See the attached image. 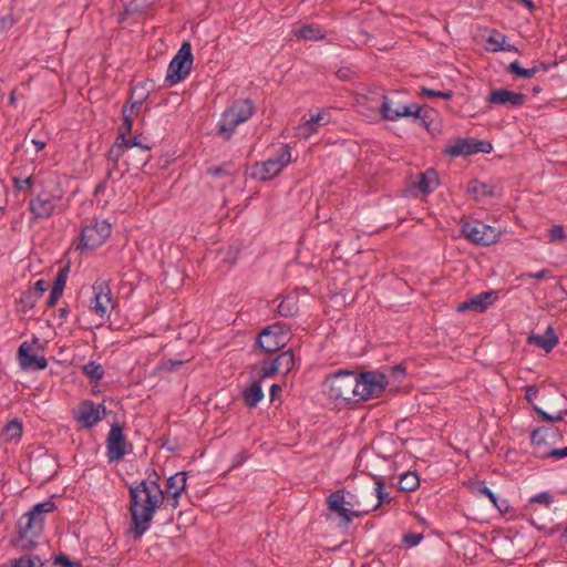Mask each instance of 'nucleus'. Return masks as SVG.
Instances as JSON below:
<instances>
[{"label":"nucleus","instance_id":"obj_7","mask_svg":"<svg viewBox=\"0 0 567 567\" xmlns=\"http://www.w3.org/2000/svg\"><path fill=\"white\" fill-rule=\"evenodd\" d=\"M461 231L474 245L491 246L498 241L501 233L477 219H461Z\"/></svg>","mask_w":567,"mask_h":567},{"label":"nucleus","instance_id":"obj_10","mask_svg":"<svg viewBox=\"0 0 567 567\" xmlns=\"http://www.w3.org/2000/svg\"><path fill=\"white\" fill-rule=\"evenodd\" d=\"M327 505L328 508L332 513H336L347 525L363 513L353 509L358 503L353 501V495L346 489H338L331 493L327 498Z\"/></svg>","mask_w":567,"mask_h":567},{"label":"nucleus","instance_id":"obj_20","mask_svg":"<svg viewBox=\"0 0 567 567\" xmlns=\"http://www.w3.org/2000/svg\"><path fill=\"white\" fill-rule=\"evenodd\" d=\"M31 470L39 480L47 481L55 474L56 463L51 455L43 454L31 460Z\"/></svg>","mask_w":567,"mask_h":567},{"label":"nucleus","instance_id":"obj_18","mask_svg":"<svg viewBox=\"0 0 567 567\" xmlns=\"http://www.w3.org/2000/svg\"><path fill=\"white\" fill-rule=\"evenodd\" d=\"M105 412L103 405L94 404L92 401H84L76 410L75 417L85 427H93L102 420Z\"/></svg>","mask_w":567,"mask_h":567},{"label":"nucleus","instance_id":"obj_16","mask_svg":"<svg viewBox=\"0 0 567 567\" xmlns=\"http://www.w3.org/2000/svg\"><path fill=\"white\" fill-rule=\"evenodd\" d=\"M287 342V333L279 324H274L261 331L258 338L259 347L266 352L279 350Z\"/></svg>","mask_w":567,"mask_h":567},{"label":"nucleus","instance_id":"obj_11","mask_svg":"<svg viewBox=\"0 0 567 567\" xmlns=\"http://www.w3.org/2000/svg\"><path fill=\"white\" fill-rule=\"evenodd\" d=\"M193 61L192 45L184 42L168 65L166 81L176 84L184 80L192 70Z\"/></svg>","mask_w":567,"mask_h":567},{"label":"nucleus","instance_id":"obj_55","mask_svg":"<svg viewBox=\"0 0 567 567\" xmlns=\"http://www.w3.org/2000/svg\"><path fill=\"white\" fill-rule=\"evenodd\" d=\"M62 293H63V291L52 288V290L50 292V297L47 302L48 306L53 307L58 302V300L61 298Z\"/></svg>","mask_w":567,"mask_h":567},{"label":"nucleus","instance_id":"obj_2","mask_svg":"<svg viewBox=\"0 0 567 567\" xmlns=\"http://www.w3.org/2000/svg\"><path fill=\"white\" fill-rule=\"evenodd\" d=\"M135 91L131 95V104L123 107V123L118 128V136L115 144L111 147L109 156L112 161L117 162L122 156L126 155L127 159L138 155L137 166H144L150 161L148 151L151 146L143 145L138 137H131L133 128V120L141 110L143 99L133 101Z\"/></svg>","mask_w":567,"mask_h":567},{"label":"nucleus","instance_id":"obj_46","mask_svg":"<svg viewBox=\"0 0 567 567\" xmlns=\"http://www.w3.org/2000/svg\"><path fill=\"white\" fill-rule=\"evenodd\" d=\"M330 122V113L327 111L313 114L309 118V123L318 126H324Z\"/></svg>","mask_w":567,"mask_h":567},{"label":"nucleus","instance_id":"obj_22","mask_svg":"<svg viewBox=\"0 0 567 567\" xmlns=\"http://www.w3.org/2000/svg\"><path fill=\"white\" fill-rule=\"evenodd\" d=\"M18 355L19 363L22 369L34 368L37 370H44L48 365L47 359L44 357H37L31 353V344L28 342H23L19 347Z\"/></svg>","mask_w":567,"mask_h":567},{"label":"nucleus","instance_id":"obj_58","mask_svg":"<svg viewBox=\"0 0 567 567\" xmlns=\"http://www.w3.org/2000/svg\"><path fill=\"white\" fill-rule=\"evenodd\" d=\"M547 274H548L547 269H542V270H539L537 272L526 274L524 276L528 277V278H533V279H543L544 277H546Z\"/></svg>","mask_w":567,"mask_h":567},{"label":"nucleus","instance_id":"obj_45","mask_svg":"<svg viewBox=\"0 0 567 567\" xmlns=\"http://www.w3.org/2000/svg\"><path fill=\"white\" fill-rule=\"evenodd\" d=\"M317 126L309 123V120L298 126V136L309 138L312 134L317 133Z\"/></svg>","mask_w":567,"mask_h":567},{"label":"nucleus","instance_id":"obj_56","mask_svg":"<svg viewBox=\"0 0 567 567\" xmlns=\"http://www.w3.org/2000/svg\"><path fill=\"white\" fill-rule=\"evenodd\" d=\"M537 394H538V390L536 386L529 385L526 388L525 395H526V400L528 402H532L537 396Z\"/></svg>","mask_w":567,"mask_h":567},{"label":"nucleus","instance_id":"obj_53","mask_svg":"<svg viewBox=\"0 0 567 567\" xmlns=\"http://www.w3.org/2000/svg\"><path fill=\"white\" fill-rule=\"evenodd\" d=\"M183 363H184V361H182V360H168L162 364V369L167 370V371H175L181 365H183Z\"/></svg>","mask_w":567,"mask_h":567},{"label":"nucleus","instance_id":"obj_23","mask_svg":"<svg viewBox=\"0 0 567 567\" xmlns=\"http://www.w3.org/2000/svg\"><path fill=\"white\" fill-rule=\"evenodd\" d=\"M528 343L536 344L550 352L558 343V337L551 326H548L544 334H532L528 337Z\"/></svg>","mask_w":567,"mask_h":567},{"label":"nucleus","instance_id":"obj_21","mask_svg":"<svg viewBox=\"0 0 567 567\" xmlns=\"http://www.w3.org/2000/svg\"><path fill=\"white\" fill-rule=\"evenodd\" d=\"M487 101L492 104L517 107L525 103L526 96L523 93H517L505 89H497L491 92Z\"/></svg>","mask_w":567,"mask_h":567},{"label":"nucleus","instance_id":"obj_3","mask_svg":"<svg viewBox=\"0 0 567 567\" xmlns=\"http://www.w3.org/2000/svg\"><path fill=\"white\" fill-rule=\"evenodd\" d=\"M64 190L55 175H49L42 181V192L29 203L30 213L35 219H47L56 210Z\"/></svg>","mask_w":567,"mask_h":567},{"label":"nucleus","instance_id":"obj_8","mask_svg":"<svg viewBox=\"0 0 567 567\" xmlns=\"http://www.w3.org/2000/svg\"><path fill=\"white\" fill-rule=\"evenodd\" d=\"M386 385V377L378 371H368L358 374L357 401H368L370 399L381 396L385 391Z\"/></svg>","mask_w":567,"mask_h":567},{"label":"nucleus","instance_id":"obj_4","mask_svg":"<svg viewBox=\"0 0 567 567\" xmlns=\"http://www.w3.org/2000/svg\"><path fill=\"white\" fill-rule=\"evenodd\" d=\"M323 386L329 398L337 402L357 401L358 373L348 370L338 371L324 380Z\"/></svg>","mask_w":567,"mask_h":567},{"label":"nucleus","instance_id":"obj_17","mask_svg":"<svg viewBox=\"0 0 567 567\" xmlns=\"http://www.w3.org/2000/svg\"><path fill=\"white\" fill-rule=\"evenodd\" d=\"M18 528L21 540H27L29 544H33V540L39 537L42 532L43 518L37 517L28 512L20 517Z\"/></svg>","mask_w":567,"mask_h":567},{"label":"nucleus","instance_id":"obj_31","mask_svg":"<svg viewBox=\"0 0 567 567\" xmlns=\"http://www.w3.org/2000/svg\"><path fill=\"white\" fill-rule=\"evenodd\" d=\"M295 34L308 41H318L324 38V32L313 24H302L298 29H295Z\"/></svg>","mask_w":567,"mask_h":567},{"label":"nucleus","instance_id":"obj_5","mask_svg":"<svg viewBox=\"0 0 567 567\" xmlns=\"http://www.w3.org/2000/svg\"><path fill=\"white\" fill-rule=\"evenodd\" d=\"M255 112V106L249 100H238L233 103L221 115L218 123V132L225 138L229 140L236 127L248 121Z\"/></svg>","mask_w":567,"mask_h":567},{"label":"nucleus","instance_id":"obj_64","mask_svg":"<svg viewBox=\"0 0 567 567\" xmlns=\"http://www.w3.org/2000/svg\"><path fill=\"white\" fill-rule=\"evenodd\" d=\"M339 74L341 78L346 76V73H342L341 71H339Z\"/></svg>","mask_w":567,"mask_h":567},{"label":"nucleus","instance_id":"obj_47","mask_svg":"<svg viewBox=\"0 0 567 567\" xmlns=\"http://www.w3.org/2000/svg\"><path fill=\"white\" fill-rule=\"evenodd\" d=\"M277 373H280V372L278 370V365L275 360L267 361V362L262 363V367H261V377L262 378H270Z\"/></svg>","mask_w":567,"mask_h":567},{"label":"nucleus","instance_id":"obj_15","mask_svg":"<svg viewBox=\"0 0 567 567\" xmlns=\"http://www.w3.org/2000/svg\"><path fill=\"white\" fill-rule=\"evenodd\" d=\"M491 145L485 142H475L471 138H458L453 143H449L445 153L456 156H467L478 152H489Z\"/></svg>","mask_w":567,"mask_h":567},{"label":"nucleus","instance_id":"obj_33","mask_svg":"<svg viewBox=\"0 0 567 567\" xmlns=\"http://www.w3.org/2000/svg\"><path fill=\"white\" fill-rule=\"evenodd\" d=\"M420 486V478L414 472H406L401 475L399 481L400 489L404 492H413Z\"/></svg>","mask_w":567,"mask_h":567},{"label":"nucleus","instance_id":"obj_35","mask_svg":"<svg viewBox=\"0 0 567 567\" xmlns=\"http://www.w3.org/2000/svg\"><path fill=\"white\" fill-rule=\"evenodd\" d=\"M22 435V423L18 420H11L7 423L3 436L7 442L17 441Z\"/></svg>","mask_w":567,"mask_h":567},{"label":"nucleus","instance_id":"obj_28","mask_svg":"<svg viewBox=\"0 0 567 567\" xmlns=\"http://www.w3.org/2000/svg\"><path fill=\"white\" fill-rule=\"evenodd\" d=\"M554 501L553 494L549 492H540L529 498L525 509L530 515H534L537 512V506L549 508Z\"/></svg>","mask_w":567,"mask_h":567},{"label":"nucleus","instance_id":"obj_39","mask_svg":"<svg viewBox=\"0 0 567 567\" xmlns=\"http://www.w3.org/2000/svg\"><path fill=\"white\" fill-rule=\"evenodd\" d=\"M477 494L481 496H486L499 512H504L508 507L506 501H502L499 504L497 496L486 486L478 487Z\"/></svg>","mask_w":567,"mask_h":567},{"label":"nucleus","instance_id":"obj_6","mask_svg":"<svg viewBox=\"0 0 567 567\" xmlns=\"http://www.w3.org/2000/svg\"><path fill=\"white\" fill-rule=\"evenodd\" d=\"M290 162L291 148L289 145H284L272 157L252 165L250 176L262 182L270 181L280 174Z\"/></svg>","mask_w":567,"mask_h":567},{"label":"nucleus","instance_id":"obj_52","mask_svg":"<svg viewBox=\"0 0 567 567\" xmlns=\"http://www.w3.org/2000/svg\"><path fill=\"white\" fill-rule=\"evenodd\" d=\"M65 282H66V275H65V271L62 270L56 276L52 288L63 291L64 287H65Z\"/></svg>","mask_w":567,"mask_h":567},{"label":"nucleus","instance_id":"obj_37","mask_svg":"<svg viewBox=\"0 0 567 567\" xmlns=\"http://www.w3.org/2000/svg\"><path fill=\"white\" fill-rule=\"evenodd\" d=\"M11 567H44V564L39 556L25 554L12 560Z\"/></svg>","mask_w":567,"mask_h":567},{"label":"nucleus","instance_id":"obj_27","mask_svg":"<svg viewBox=\"0 0 567 567\" xmlns=\"http://www.w3.org/2000/svg\"><path fill=\"white\" fill-rule=\"evenodd\" d=\"M468 193H471L476 200H481L485 197H495L497 195L494 186L482 183L477 179L470 182L467 186Z\"/></svg>","mask_w":567,"mask_h":567},{"label":"nucleus","instance_id":"obj_48","mask_svg":"<svg viewBox=\"0 0 567 567\" xmlns=\"http://www.w3.org/2000/svg\"><path fill=\"white\" fill-rule=\"evenodd\" d=\"M549 241L555 243L558 240H563L567 237L563 226L555 225L548 230Z\"/></svg>","mask_w":567,"mask_h":567},{"label":"nucleus","instance_id":"obj_38","mask_svg":"<svg viewBox=\"0 0 567 567\" xmlns=\"http://www.w3.org/2000/svg\"><path fill=\"white\" fill-rule=\"evenodd\" d=\"M374 492L378 498V503L374 505L373 511L380 508L382 504H388L391 502V497L389 493L384 491V484L380 478L375 481Z\"/></svg>","mask_w":567,"mask_h":567},{"label":"nucleus","instance_id":"obj_24","mask_svg":"<svg viewBox=\"0 0 567 567\" xmlns=\"http://www.w3.org/2000/svg\"><path fill=\"white\" fill-rule=\"evenodd\" d=\"M439 186L437 173L430 168L422 173L419 179L414 183V188L423 195L432 193Z\"/></svg>","mask_w":567,"mask_h":567},{"label":"nucleus","instance_id":"obj_40","mask_svg":"<svg viewBox=\"0 0 567 567\" xmlns=\"http://www.w3.org/2000/svg\"><path fill=\"white\" fill-rule=\"evenodd\" d=\"M55 509V504L48 499L41 503L35 504L31 511H29L32 515L37 517H42L44 519V514L51 513Z\"/></svg>","mask_w":567,"mask_h":567},{"label":"nucleus","instance_id":"obj_36","mask_svg":"<svg viewBox=\"0 0 567 567\" xmlns=\"http://www.w3.org/2000/svg\"><path fill=\"white\" fill-rule=\"evenodd\" d=\"M507 70L509 73L516 75L517 78L530 79L539 71V68L533 66L529 69H525L520 66L518 61H513L507 66Z\"/></svg>","mask_w":567,"mask_h":567},{"label":"nucleus","instance_id":"obj_14","mask_svg":"<svg viewBox=\"0 0 567 567\" xmlns=\"http://www.w3.org/2000/svg\"><path fill=\"white\" fill-rule=\"evenodd\" d=\"M127 453V442L120 424H113L106 439L109 462H117Z\"/></svg>","mask_w":567,"mask_h":567},{"label":"nucleus","instance_id":"obj_9","mask_svg":"<svg viewBox=\"0 0 567 567\" xmlns=\"http://www.w3.org/2000/svg\"><path fill=\"white\" fill-rule=\"evenodd\" d=\"M422 109L415 104H402L395 95H383L382 103L380 105V113L382 120L395 122L402 117L413 116L415 118L421 117Z\"/></svg>","mask_w":567,"mask_h":567},{"label":"nucleus","instance_id":"obj_32","mask_svg":"<svg viewBox=\"0 0 567 567\" xmlns=\"http://www.w3.org/2000/svg\"><path fill=\"white\" fill-rule=\"evenodd\" d=\"M277 365H278V370L280 373H284V374H287L289 373L293 367H295V354L291 350H287L282 353H280L276 359H275Z\"/></svg>","mask_w":567,"mask_h":567},{"label":"nucleus","instance_id":"obj_51","mask_svg":"<svg viewBox=\"0 0 567 567\" xmlns=\"http://www.w3.org/2000/svg\"><path fill=\"white\" fill-rule=\"evenodd\" d=\"M423 536L421 534L410 533L404 536V543L409 546H416L421 543Z\"/></svg>","mask_w":567,"mask_h":567},{"label":"nucleus","instance_id":"obj_29","mask_svg":"<svg viewBox=\"0 0 567 567\" xmlns=\"http://www.w3.org/2000/svg\"><path fill=\"white\" fill-rule=\"evenodd\" d=\"M243 398L248 408H255L264 398L260 382H254L243 390Z\"/></svg>","mask_w":567,"mask_h":567},{"label":"nucleus","instance_id":"obj_61","mask_svg":"<svg viewBox=\"0 0 567 567\" xmlns=\"http://www.w3.org/2000/svg\"><path fill=\"white\" fill-rule=\"evenodd\" d=\"M207 172H208V174H210L213 176H219L224 173V169L220 167H213V168H209Z\"/></svg>","mask_w":567,"mask_h":567},{"label":"nucleus","instance_id":"obj_44","mask_svg":"<svg viewBox=\"0 0 567 567\" xmlns=\"http://www.w3.org/2000/svg\"><path fill=\"white\" fill-rule=\"evenodd\" d=\"M47 288L48 285L44 280H38L34 284L33 289L25 292V299H32L33 297H37L38 299L41 298Z\"/></svg>","mask_w":567,"mask_h":567},{"label":"nucleus","instance_id":"obj_50","mask_svg":"<svg viewBox=\"0 0 567 567\" xmlns=\"http://www.w3.org/2000/svg\"><path fill=\"white\" fill-rule=\"evenodd\" d=\"M14 187L19 190H25L33 184V177L28 176L25 178L13 177Z\"/></svg>","mask_w":567,"mask_h":567},{"label":"nucleus","instance_id":"obj_63","mask_svg":"<svg viewBox=\"0 0 567 567\" xmlns=\"http://www.w3.org/2000/svg\"><path fill=\"white\" fill-rule=\"evenodd\" d=\"M524 2H525V3H526V6H527V7H529V8H533V7H534V4H533V2H532L530 0H524Z\"/></svg>","mask_w":567,"mask_h":567},{"label":"nucleus","instance_id":"obj_60","mask_svg":"<svg viewBox=\"0 0 567 567\" xmlns=\"http://www.w3.org/2000/svg\"><path fill=\"white\" fill-rule=\"evenodd\" d=\"M32 144L35 146L37 152H40L45 147V142L40 140H32Z\"/></svg>","mask_w":567,"mask_h":567},{"label":"nucleus","instance_id":"obj_30","mask_svg":"<svg viewBox=\"0 0 567 567\" xmlns=\"http://www.w3.org/2000/svg\"><path fill=\"white\" fill-rule=\"evenodd\" d=\"M553 439L551 433L545 429H537L532 433L530 440L534 445V453L539 457V451L549 450L548 439Z\"/></svg>","mask_w":567,"mask_h":567},{"label":"nucleus","instance_id":"obj_26","mask_svg":"<svg viewBox=\"0 0 567 567\" xmlns=\"http://www.w3.org/2000/svg\"><path fill=\"white\" fill-rule=\"evenodd\" d=\"M486 42L493 45L492 51L518 52L517 48L507 42V37L497 30H492Z\"/></svg>","mask_w":567,"mask_h":567},{"label":"nucleus","instance_id":"obj_1","mask_svg":"<svg viewBox=\"0 0 567 567\" xmlns=\"http://www.w3.org/2000/svg\"><path fill=\"white\" fill-rule=\"evenodd\" d=\"M164 501L158 476L155 480H143L130 487V513L133 522L130 533L133 537L141 538L150 529L154 515Z\"/></svg>","mask_w":567,"mask_h":567},{"label":"nucleus","instance_id":"obj_57","mask_svg":"<svg viewBox=\"0 0 567 567\" xmlns=\"http://www.w3.org/2000/svg\"><path fill=\"white\" fill-rule=\"evenodd\" d=\"M13 24V21L10 17H4L0 19V30H7Z\"/></svg>","mask_w":567,"mask_h":567},{"label":"nucleus","instance_id":"obj_42","mask_svg":"<svg viewBox=\"0 0 567 567\" xmlns=\"http://www.w3.org/2000/svg\"><path fill=\"white\" fill-rule=\"evenodd\" d=\"M566 456H567V446H565L563 449H551V447H549V450H542V451H539V457L540 458L551 457V458H555V460H560V458H564Z\"/></svg>","mask_w":567,"mask_h":567},{"label":"nucleus","instance_id":"obj_41","mask_svg":"<svg viewBox=\"0 0 567 567\" xmlns=\"http://www.w3.org/2000/svg\"><path fill=\"white\" fill-rule=\"evenodd\" d=\"M83 372L85 375L93 380H101L104 374V370L101 364L95 363L94 361L89 362L83 367Z\"/></svg>","mask_w":567,"mask_h":567},{"label":"nucleus","instance_id":"obj_59","mask_svg":"<svg viewBox=\"0 0 567 567\" xmlns=\"http://www.w3.org/2000/svg\"><path fill=\"white\" fill-rule=\"evenodd\" d=\"M38 300L37 297H33L32 299H25V292L23 293L22 298H21V302L25 305V307H30L32 308L35 303V301Z\"/></svg>","mask_w":567,"mask_h":567},{"label":"nucleus","instance_id":"obj_62","mask_svg":"<svg viewBox=\"0 0 567 567\" xmlns=\"http://www.w3.org/2000/svg\"><path fill=\"white\" fill-rule=\"evenodd\" d=\"M278 391H280V386L277 384H272L270 388V399L271 400H275Z\"/></svg>","mask_w":567,"mask_h":567},{"label":"nucleus","instance_id":"obj_54","mask_svg":"<svg viewBox=\"0 0 567 567\" xmlns=\"http://www.w3.org/2000/svg\"><path fill=\"white\" fill-rule=\"evenodd\" d=\"M56 563L64 567H81L80 563L71 560L68 556L61 555L56 558Z\"/></svg>","mask_w":567,"mask_h":567},{"label":"nucleus","instance_id":"obj_43","mask_svg":"<svg viewBox=\"0 0 567 567\" xmlns=\"http://www.w3.org/2000/svg\"><path fill=\"white\" fill-rule=\"evenodd\" d=\"M534 409L543 417V420H545L547 422L561 421L564 419V416L567 414V411H563V410H559V411L550 414V413L543 411L542 409H539L537 406H535Z\"/></svg>","mask_w":567,"mask_h":567},{"label":"nucleus","instance_id":"obj_12","mask_svg":"<svg viewBox=\"0 0 567 567\" xmlns=\"http://www.w3.org/2000/svg\"><path fill=\"white\" fill-rule=\"evenodd\" d=\"M111 233V224L106 220H91L82 229L79 247L82 249H94L104 244Z\"/></svg>","mask_w":567,"mask_h":567},{"label":"nucleus","instance_id":"obj_25","mask_svg":"<svg viewBox=\"0 0 567 567\" xmlns=\"http://www.w3.org/2000/svg\"><path fill=\"white\" fill-rule=\"evenodd\" d=\"M491 299H492V293L491 292H482V293L473 297L472 299L463 302L458 307V310L460 311H463V310H474V311L482 312V311L487 309L488 305L492 303Z\"/></svg>","mask_w":567,"mask_h":567},{"label":"nucleus","instance_id":"obj_34","mask_svg":"<svg viewBox=\"0 0 567 567\" xmlns=\"http://www.w3.org/2000/svg\"><path fill=\"white\" fill-rule=\"evenodd\" d=\"M278 312L282 317H293L298 312V301L296 297L284 298L278 305Z\"/></svg>","mask_w":567,"mask_h":567},{"label":"nucleus","instance_id":"obj_49","mask_svg":"<svg viewBox=\"0 0 567 567\" xmlns=\"http://www.w3.org/2000/svg\"><path fill=\"white\" fill-rule=\"evenodd\" d=\"M422 94L429 99L442 97V99L450 100L453 96L451 91L443 92V91H436V90H431V89H426V87H422Z\"/></svg>","mask_w":567,"mask_h":567},{"label":"nucleus","instance_id":"obj_19","mask_svg":"<svg viewBox=\"0 0 567 567\" xmlns=\"http://www.w3.org/2000/svg\"><path fill=\"white\" fill-rule=\"evenodd\" d=\"M187 476L185 472H178L167 480L166 489L164 492L165 499L173 508L179 505L178 498L186 487Z\"/></svg>","mask_w":567,"mask_h":567},{"label":"nucleus","instance_id":"obj_13","mask_svg":"<svg viewBox=\"0 0 567 567\" xmlns=\"http://www.w3.org/2000/svg\"><path fill=\"white\" fill-rule=\"evenodd\" d=\"M92 290L93 298L90 302L91 310L101 318L109 316L113 308V299L109 285L105 281H96L93 284Z\"/></svg>","mask_w":567,"mask_h":567}]
</instances>
